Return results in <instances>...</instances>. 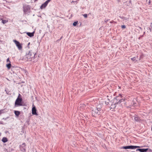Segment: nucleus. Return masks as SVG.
Instances as JSON below:
<instances>
[{
  "instance_id": "obj_1",
  "label": "nucleus",
  "mask_w": 152,
  "mask_h": 152,
  "mask_svg": "<svg viewBox=\"0 0 152 152\" xmlns=\"http://www.w3.org/2000/svg\"><path fill=\"white\" fill-rule=\"evenodd\" d=\"M21 96L20 94H19L18 97L16 99L15 102V106H22V99L20 97Z\"/></svg>"
},
{
  "instance_id": "obj_2",
  "label": "nucleus",
  "mask_w": 152,
  "mask_h": 152,
  "mask_svg": "<svg viewBox=\"0 0 152 152\" xmlns=\"http://www.w3.org/2000/svg\"><path fill=\"white\" fill-rule=\"evenodd\" d=\"M101 112L96 108L92 110V114L93 116L96 117L97 115H99Z\"/></svg>"
},
{
  "instance_id": "obj_3",
  "label": "nucleus",
  "mask_w": 152,
  "mask_h": 152,
  "mask_svg": "<svg viewBox=\"0 0 152 152\" xmlns=\"http://www.w3.org/2000/svg\"><path fill=\"white\" fill-rule=\"evenodd\" d=\"M35 54L36 53H32L31 51H29L28 54L26 55V56L28 58H29V59H30L34 57Z\"/></svg>"
},
{
  "instance_id": "obj_4",
  "label": "nucleus",
  "mask_w": 152,
  "mask_h": 152,
  "mask_svg": "<svg viewBox=\"0 0 152 152\" xmlns=\"http://www.w3.org/2000/svg\"><path fill=\"white\" fill-rule=\"evenodd\" d=\"M14 42L16 44L18 49L20 50L22 49V47L20 42L16 40H13Z\"/></svg>"
},
{
  "instance_id": "obj_5",
  "label": "nucleus",
  "mask_w": 152,
  "mask_h": 152,
  "mask_svg": "<svg viewBox=\"0 0 152 152\" xmlns=\"http://www.w3.org/2000/svg\"><path fill=\"white\" fill-rule=\"evenodd\" d=\"M4 18L3 16H0V20H1V22L4 24L8 22V20L7 19L4 20Z\"/></svg>"
},
{
  "instance_id": "obj_6",
  "label": "nucleus",
  "mask_w": 152,
  "mask_h": 152,
  "mask_svg": "<svg viewBox=\"0 0 152 152\" xmlns=\"http://www.w3.org/2000/svg\"><path fill=\"white\" fill-rule=\"evenodd\" d=\"M122 97V95L119 94L118 96H117L114 99V101L115 102H116V101L118 102Z\"/></svg>"
},
{
  "instance_id": "obj_7",
  "label": "nucleus",
  "mask_w": 152,
  "mask_h": 152,
  "mask_svg": "<svg viewBox=\"0 0 152 152\" xmlns=\"http://www.w3.org/2000/svg\"><path fill=\"white\" fill-rule=\"evenodd\" d=\"M32 114L34 115H37L38 114L37 113V110L35 106L33 107L32 110Z\"/></svg>"
},
{
  "instance_id": "obj_8",
  "label": "nucleus",
  "mask_w": 152,
  "mask_h": 152,
  "mask_svg": "<svg viewBox=\"0 0 152 152\" xmlns=\"http://www.w3.org/2000/svg\"><path fill=\"white\" fill-rule=\"evenodd\" d=\"M102 108V105L100 104H97V105H96V109H97L99 111L101 112L102 110L101 109Z\"/></svg>"
},
{
  "instance_id": "obj_9",
  "label": "nucleus",
  "mask_w": 152,
  "mask_h": 152,
  "mask_svg": "<svg viewBox=\"0 0 152 152\" xmlns=\"http://www.w3.org/2000/svg\"><path fill=\"white\" fill-rule=\"evenodd\" d=\"M148 150V152H152V150L151 149H149L148 148L146 149H141L140 148V152H146Z\"/></svg>"
},
{
  "instance_id": "obj_10",
  "label": "nucleus",
  "mask_w": 152,
  "mask_h": 152,
  "mask_svg": "<svg viewBox=\"0 0 152 152\" xmlns=\"http://www.w3.org/2000/svg\"><path fill=\"white\" fill-rule=\"evenodd\" d=\"M48 4L46 3L45 2L44 3L42 4V5L40 7V8L41 9H42L44 8H45L46 6Z\"/></svg>"
},
{
  "instance_id": "obj_11",
  "label": "nucleus",
  "mask_w": 152,
  "mask_h": 152,
  "mask_svg": "<svg viewBox=\"0 0 152 152\" xmlns=\"http://www.w3.org/2000/svg\"><path fill=\"white\" fill-rule=\"evenodd\" d=\"M34 31L33 32H32V33H30V32H27L26 34H27V35H28V36H29L30 37H31L34 36Z\"/></svg>"
},
{
  "instance_id": "obj_12",
  "label": "nucleus",
  "mask_w": 152,
  "mask_h": 152,
  "mask_svg": "<svg viewBox=\"0 0 152 152\" xmlns=\"http://www.w3.org/2000/svg\"><path fill=\"white\" fill-rule=\"evenodd\" d=\"M140 147L139 146H133V145H130L129 146V148L131 149H135L137 148H139Z\"/></svg>"
},
{
  "instance_id": "obj_13",
  "label": "nucleus",
  "mask_w": 152,
  "mask_h": 152,
  "mask_svg": "<svg viewBox=\"0 0 152 152\" xmlns=\"http://www.w3.org/2000/svg\"><path fill=\"white\" fill-rule=\"evenodd\" d=\"M125 99L121 98L118 102L116 101L115 103L117 104H120L121 102H124Z\"/></svg>"
},
{
  "instance_id": "obj_14",
  "label": "nucleus",
  "mask_w": 152,
  "mask_h": 152,
  "mask_svg": "<svg viewBox=\"0 0 152 152\" xmlns=\"http://www.w3.org/2000/svg\"><path fill=\"white\" fill-rule=\"evenodd\" d=\"M14 113L16 116L17 117H18L20 114V113L19 111L16 110L15 111Z\"/></svg>"
},
{
  "instance_id": "obj_15",
  "label": "nucleus",
  "mask_w": 152,
  "mask_h": 152,
  "mask_svg": "<svg viewBox=\"0 0 152 152\" xmlns=\"http://www.w3.org/2000/svg\"><path fill=\"white\" fill-rule=\"evenodd\" d=\"M8 141L7 139L5 137H4L2 139V141L4 142H6Z\"/></svg>"
},
{
  "instance_id": "obj_16",
  "label": "nucleus",
  "mask_w": 152,
  "mask_h": 152,
  "mask_svg": "<svg viewBox=\"0 0 152 152\" xmlns=\"http://www.w3.org/2000/svg\"><path fill=\"white\" fill-rule=\"evenodd\" d=\"M134 119L135 121L137 122L139 121L140 120V118L137 116L135 117Z\"/></svg>"
},
{
  "instance_id": "obj_17",
  "label": "nucleus",
  "mask_w": 152,
  "mask_h": 152,
  "mask_svg": "<svg viewBox=\"0 0 152 152\" xmlns=\"http://www.w3.org/2000/svg\"><path fill=\"white\" fill-rule=\"evenodd\" d=\"M121 148L123 149H129V146H123V147H122Z\"/></svg>"
},
{
  "instance_id": "obj_18",
  "label": "nucleus",
  "mask_w": 152,
  "mask_h": 152,
  "mask_svg": "<svg viewBox=\"0 0 152 152\" xmlns=\"http://www.w3.org/2000/svg\"><path fill=\"white\" fill-rule=\"evenodd\" d=\"M11 64L10 63L7 64L6 66L8 69H10L11 66Z\"/></svg>"
},
{
  "instance_id": "obj_19",
  "label": "nucleus",
  "mask_w": 152,
  "mask_h": 152,
  "mask_svg": "<svg viewBox=\"0 0 152 152\" xmlns=\"http://www.w3.org/2000/svg\"><path fill=\"white\" fill-rule=\"evenodd\" d=\"M116 103L115 102V103H114L113 104H112L111 106L112 107H111L112 108H114L116 107L115 104Z\"/></svg>"
},
{
  "instance_id": "obj_20",
  "label": "nucleus",
  "mask_w": 152,
  "mask_h": 152,
  "mask_svg": "<svg viewBox=\"0 0 152 152\" xmlns=\"http://www.w3.org/2000/svg\"><path fill=\"white\" fill-rule=\"evenodd\" d=\"M78 23V21H76V22H74L73 23V25L74 26H76L77 24Z\"/></svg>"
},
{
  "instance_id": "obj_21",
  "label": "nucleus",
  "mask_w": 152,
  "mask_h": 152,
  "mask_svg": "<svg viewBox=\"0 0 152 152\" xmlns=\"http://www.w3.org/2000/svg\"><path fill=\"white\" fill-rule=\"evenodd\" d=\"M131 59L133 61H135L136 60V57H133L132 58H131Z\"/></svg>"
},
{
  "instance_id": "obj_22",
  "label": "nucleus",
  "mask_w": 152,
  "mask_h": 152,
  "mask_svg": "<svg viewBox=\"0 0 152 152\" xmlns=\"http://www.w3.org/2000/svg\"><path fill=\"white\" fill-rule=\"evenodd\" d=\"M83 15L85 18H87V15L86 14Z\"/></svg>"
},
{
  "instance_id": "obj_23",
  "label": "nucleus",
  "mask_w": 152,
  "mask_h": 152,
  "mask_svg": "<svg viewBox=\"0 0 152 152\" xmlns=\"http://www.w3.org/2000/svg\"><path fill=\"white\" fill-rule=\"evenodd\" d=\"M23 10L25 12H27V10L25 9V7H23Z\"/></svg>"
},
{
  "instance_id": "obj_24",
  "label": "nucleus",
  "mask_w": 152,
  "mask_h": 152,
  "mask_svg": "<svg viewBox=\"0 0 152 152\" xmlns=\"http://www.w3.org/2000/svg\"><path fill=\"white\" fill-rule=\"evenodd\" d=\"M25 146H26V145H25V143H23L22 144V145H21L22 147H23V148H24V147H25Z\"/></svg>"
},
{
  "instance_id": "obj_25",
  "label": "nucleus",
  "mask_w": 152,
  "mask_h": 152,
  "mask_svg": "<svg viewBox=\"0 0 152 152\" xmlns=\"http://www.w3.org/2000/svg\"><path fill=\"white\" fill-rule=\"evenodd\" d=\"M51 0H47V1H46L45 2H46V3H47L48 4V3L50 1H51Z\"/></svg>"
},
{
  "instance_id": "obj_26",
  "label": "nucleus",
  "mask_w": 152,
  "mask_h": 152,
  "mask_svg": "<svg viewBox=\"0 0 152 152\" xmlns=\"http://www.w3.org/2000/svg\"><path fill=\"white\" fill-rule=\"evenodd\" d=\"M109 100H108L107 101H105V104L107 105H108V104H109Z\"/></svg>"
},
{
  "instance_id": "obj_27",
  "label": "nucleus",
  "mask_w": 152,
  "mask_h": 152,
  "mask_svg": "<svg viewBox=\"0 0 152 152\" xmlns=\"http://www.w3.org/2000/svg\"><path fill=\"white\" fill-rule=\"evenodd\" d=\"M121 27L123 28H126V26L125 25H122L121 26Z\"/></svg>"
},
{
  "instance_id": "obj_28",
  "label": "nucleus",
  "mask_w": 152,
  "mask_h": 152,
  "mask_svg": "<svg viewBox=\"0 0 152 152\" xmlns=\"http://www.w3.org/2000/svg\"><path fill=\"white\" fill-rule=\"evenodd\" d=\"M109 20H108V19H107V20H106L105 19V20H104V22L105 23H107V22Z\"/></svg>"
},
{
  "instance_id": "obj_29",
  "label": "nucleus",
  "mask_w": 152,
  "mask_h": 152,
  "mask_svg": "<svg viewBox=\"0 0 152 152\" xmlns=\"http://www.w3.org/2000/svg\"><path fill=\"white\" fill-rule=\"evenodd\" d=\"M140 148H139V149H137L136 150V151H139L140 152Z\"/></svg>"
},
{
  "instance_id": "obj_30",
  "label": "nucleus",
  "mask_w": 152,
  "mask_h": 152,
  "mask_svg": "<svg viewBox=\"0 0 152 152\" xmlns=\"http://www.w3.org/2000/svg\"><path fill=\"white\" fill-rule=\"evenodd\" d=\"M151 0H149L148 1V4L149 5L151 4Z\"/></svg>"
},
{
  "instance_id": "obj_31",
  "label": "nucleus",
  "mask_w": 152,
  "mask_h": 152,
  "mask_svg": "<svg viewBox=\"0 0 152 152\" xmlns=\"http://www.w3.org/2000/svg\"><path fill=\"white\" fill-rule=\"evenodd\" d=\"M77 2V1H72L71 2L72 3H76Z\"/></svg>"
},
{
  "instance_id": "obj_32",
  "label": "nucleus",
  "mask_w": 152,
  "mask_h": 152,
  "mask_svg": "<svg viewBox=\"0 0 152 152\" xmlns=\"http://www.w3.org/2000/svg\"><path fill=\"white\" fill-rule=\"evenodd\" d=\"M7 62H10V60L9 58H8L7 59Z\"/></svg>"
},
{
  "instance_id": "obj_33",
  "label": "nucleus",
  "mask_w": 152,
  "mask_h": 152,
  "mask_svg": "<svg viewBox=\"0 0 152 152\" xmlns=\"http://www.w3.org/2000/svg\"><path fill=\"white\" fill-rule=\"evenodd\" d=\"M2 110H0V115L2 113Z\"/></svg>"
},
{
  "instance_id": "obj_34",
  "label": "nucleus",
  "mask_w": 152,
  "mask_h": 152,
  "mask_svg": "<svg viewBox=\"0 0 152 152\" xmlns=\"http://www.w3.org/2000/svg\"><path fill=\"white\" fill-rule=\"evenodd\" d=\"M113 21H110V23H113Z\"/></svg>"
},
{
  "instance_id": "obj_35",
  "label": "nucleus",
  "mask_w": 152,
  "mask_h": 152,
  "mask_svg": "<svg viewBox=\"0 0 152 152\" xmlns=\"http://www.w3.org/2000/svg\"><path fill=\"white\" fill-rule=\"evenodd\" d=\"M62 37H61L60 38V39H62Z\"/></svg>"
}]
</instances>
